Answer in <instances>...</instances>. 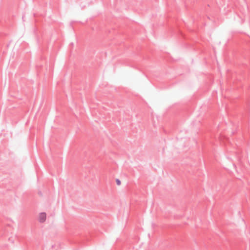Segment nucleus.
Masks as SVG:
<instances>
[{"instance_id": "nucleus-1", "label": "nucleus", "mask_w": 250, "mask_h": 250, "mask_svg": "<svg viewBox=\"0 0 250 250\" xmlns=\"http://www.w3.org/2000/svg\"><path fill=\"white\" fill-rule=\"evenodd\" d=\"M38 221L40 223H44L46 220V214L45 212H41L38 216Z\"/></svg>"}, {"instance_id": "nucleus-2", "label": "nucleus", "mask_w": 250, "mask_h": 250, "mask_svg": "<svg viewBox=\"0 0 250 250\" xmlns=\"http://www.w3.org/2000/svg\"><path fill=\"white\" fill-rule=\"evenodd\" d=\"M116 183L118 185V186H120L121 184V182L120 180L119 179H116Z\"/></svg>"}]
</instances>
